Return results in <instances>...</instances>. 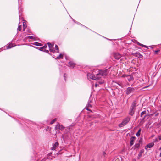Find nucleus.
<instances>
[{
	"label": "nucleus",
	"instance_id": "12",
	"mask_svg": "<svg viewBox=\"0 0 161 161\" xmlns=\"http://www.w3.org/2000/svg\"><path fill=\"white\" fill-rule=\"evenodd\" d=\"M142 144V141L140 140L139 141V143H136L135 145V148H138L141 146V143Z\"/></svg>",
	"mask_w": 161,
	"mask_h": 161
},
{
	"label": "nucleus",
	"instance_id": "38",
	"mask_svg": "<svg viewBox=\"0 0 161 161\" xmlns=\"http://www.w3.org/2000/svg\"><path fill=\"white\" fill-rule=\"evenodd\" d=\"M158 140L157 138H156L155 140L154 141L155 142H158Z\"/></svg>",
	"mask_w": 161,
	"mask_h": 161
},
{
	"label": "nucleus",
	"instance_id": "46",
	"mask_svg": "<svg viewBox=\"0 0 161 161\" xmlns=\"http://www.w3.org/2000/svg\"><path fill=\"white\" fill-rule=\"evenodd\" d=\"M34 47L35 48H38V47Z\"/></svg>",
	"mask_w": 161,
	"mask_h": 161
},
{
	"label": "nucleus",
	"instance_id": "36",
	"mask_svg": "<svg viewBox=\"0 0 161 161\" xmlns=\"http://www.w3.org/2000/svg\"><path fill=\"white\" fill-rule=\"evenodd\" d=\"M72 126L71 125H70V126H69L67 127V128L69 130H70L71 129V127Z\"/></svg>",
	"mask_w": 161,
	"mask_h": 161
},
{
	"label": "nucleus",
	"instance_id": "39",
	"mask_svg": "<svg viewBox=\"0 0 161 161\" xmlns=\"http://www.w3.org/2000/svg\"><path fill=\"white\" fill-rule=\"evenodd\" d=\"M142 47H146V48H147V46L145 45H144L143 44H142Z\"/></svg>",
	"mask_w": 161,
	"mask_h": 161
},
{
	"label": "nucleus",
	"instance_id": "44",
	"mask_svg": "<svg viewBox=\"0 0 161 161\" xmlns=\"http://www.w3.org/2000/svg\"><path fill=\"white\" fill-rule=\"evenodd\" d=\"M45 51L47 53H48L49 52V51L47 50H45Z\"/></svg>",
	"mask_w": 161,
	"mask_h": 161
},
{
	"label": "nucleus",
	"instance_id": "4",
	"mask_svg": "<svg viewBox=\"0 0 161 161\" xmlns=\"http://www.w3.org/2000/svg\"><path fill=\"white\" fill-rule=\"evenodd\" d=\"M55 129L56 130H58V129L61 130H62L64 129V127L62 125L58 124L56 126Z\"/></svg>",
	"mask_w": 161,
	"mask_h": 161
},
{
	"label": "nucleus",
	"instance_id": "25",
	"mask_svg": "<svg viewBox=\"0 0 161 161\" xmlns=\"http://www.w3.org/2000/svg\"><path fill=\"white\" fill-rule=\"evenodd\" d=\"M91 101H89L88 102V107H91L92 105L91 104H90V103L91 102Z\"/></svg>",
	"mask_w": 161,
	"mask_h": 161
},
{
	"label": "nucleus",
	"instance_id": "21",
	"mask_svg": "<svg viewBox=\"0 0 161 161\" xmlns=\"http://www.w3.org/2000/svg\"><path fill=\"white\" fill-rule=\"evenodd\" d=\"M49 50L50 51L52 52L53 53H54L55 52V50L53 49V47H52V48H49Z\"/></svg>",
	"mask_w": 161,
	"mask_h": 161
},
{
	"label": "nucleus",
	"instance_id": "30",
	"mask_svg": "<svg viewBox=\"0 0 161 161\" xmlns=\"http://www.w3.org/2000/svg\"><path fill=\"white\" fill-rule=\"evenodd\" d=\"M104 82V81L103 80H101L98 82V83L100 84H102Z\"/></svg>",
	"mask_w": 161,
	"mask_h": 161
},
{
	"label": "nucleus",
	"instance_id": "37",
	"mask_svg": "<svg viewBox=\"0 0 161 161\" xmlns=\"http://www.w3.org/2000/svg\"><path fill=\"white\" fill-rule=\"evenodd\" d=\"M47 47V45H45L44 46H43V47H43V48L44 49L45 48H46Z\"/></svg>",
	"mask_w": 161,
	"mask_h": 161
},
{
	"label": "nucleus",
	"instance_id": "31",
	"mask_svg": "<svg viewBox=\"0 0 161 161\" xmlns=\"http://www.w3.org/2000/svg\"><path fill=\"white\" fill-rule=\"evenodd\" d=\"M137 44L139 46H142V44L140 43L139 42H137Z\"/></svg>",
	"mask_w": 161,
	"mask_h": 161
},
{
	"label": "nucleus",
	"instance_id": "34",
	"mask_svg": "<svg viewBox=\"0 0 161 161\" xmlns=\"http://www.w3.org/2000/svg\"><path fill=\"white\" fill-rule=\"evenodd\" d=\"M67 76V75L65 74H64V80H66V79H65V77H66V76Z\"/></svg>",
	"mask_w": 161,
	"mask_h": 161
},
{
	"label": "nucleus",
	"instance_id": "43",
	"mask_svg": "<svg viewBox=\"0 0 161 161\" xmlns=\"http://www.w3.org/2000/svg\"><path fill=\"white\" fill-rule=\"evenodd\" d=\"M95 86L96 87H97L98 86V84L97 83H96L95 85Z\"/></svg>",
	"mask_w": 161,
	"mask_h": 161
},
{
	"label": "nucleus",
	"instance_id": "22",
	"mask_svg": "<svg viewBox=\"0 0 161 161\" xmlns=\"http://www.w3.org/2000/svg\"><path fill=\"white\" fill-rule=\"evenodd\" d=\"M56 120V119H54L53 120L51 121L50 124H52L54 123V122Z\"/></svg>",
	"mask_w": 161,
	"mask_h": 161
},
{
	"label": "nucleus",
	"instance_id": "23",
	"mask_svg": "<svg viewBox=\"0 0 161 161\" xmlns=\"http://www.w3.org/2000/svg\"><path fill=\"white\" fill-rule=\"evenodd\" d=\"M17 30L18 31H21V25H19L18 27L17 28Z\"/></svg>",
	"mask_w": 161,
	"mask_h": 161
},
{
	"label": "nucleus",
	"instance_id": "40",
	"mask_svg": "<svg viewBox=\"0 0 161 161\" xmlns=\"http://www.w3.org/2000/svg\"><path fill=\"white\" fill-rule=\"evenodd\" d=\"M130 75H125V77H128Z\"/></svg>",
	"mask_w": 161,
	"mask_h": 161
},
{
	"label": "nucleus",
	"instance_id": "20",
	"mask_svg": "<svg viewBox=\"0 0 161 161\" xmlns=\"http://www.w3.org/2000/svg\"><path fill=\"white\" fill-rule=\"evenodd\" d=\"M58 145V142H56L54 144L53 146H54L55 147H56Z\"/></svg>",
	"mask_w": 161,
	"mask_h": 161
},
{
	"label": "nucleus",
	"instance_id": "29",
	"mask_svg": "<svg viewBox=\"0 0 161 161\" xmlns=\"http://www.w3.org/2000/svg\"><path fill=\"white\" fill-rule=\"evenodd\" d=\"M143 151L141 150L140 151V153L139 154V156H140L142 155V154L143 153Z\"/></svg>",
	"mask_w": 161,
	"mask_h": 161
},
{
	"label": "nucleus",
	"instance_id": "17",
	"mask_svg": "<svg viewBox=\"0 0 161 161\" xmlns=\"http://www.w3.org/2000/svg\"><path fill=\"white\" fill-rule=\"evenodd\" d=\"M141 130V129H140L136 133V135L137 137H139L140 136Z\"/></svg>",
	"mask_w": 161,
	"mask_h": 161
},
{
	"label": "nucleus",
	"instance_id": "14",
	"mask_svg": "<svg viewBox=\"0 0 161 161\" xmlns=\"http://www.w3.org/2000/svg\"><path fill=\"white\" fill-rule=\"evenodd\" d=\"M32 44L34 45L38 46H42V44L37 42L33 43Z\"/></svg>",
	"mask_w": 161,
	"mask_h": 161
},
{
	"label": "nucleus",
	"instance_id": "8",
	"mask_svg": "<svg viewBox=\"0 0 161 161\" xmlns=\"http://www.w3.org/2000/svg\"><path fill=\"white\" fill-rule=\"evenodd\" d=\"M146 111H142L141 114V116L142 117H143V118H142V120H144L146 116Z\"/></svg>",
	"mask_w": 161,
	"mask_h": 161
},
{
	"label": "nucleus",
	"instance_id": "19",
	"mask_svg": "<svg viewBox=\"0 0 161 161\" xmlns=\"http://www.w3.org/2000/svg\"><path fill=\"white\" fill-rule=\"evenodd\" d=\"M47 44L49 48H52V47H53V45L51 43L48 42L47 43Z\"/></svg>",
	"mask_w": 161,
	"mask_h": 161
},
{
	"label": "nucleus",
	"instance_id": "50",
	"mask_svg": "<svg viewBox=\"0 0 161 161\" xmlns=\"http://www.w3.org/2000/svg\"><path fill=\"white\" fill-rule=\"evenodd\" d=\"M86 109L87 110H88V108H87Z\"/></svg>",
	"mask_w": 161,
	"mask_h": 161
},
{
	"label": "nucleus",
	"instance_id": "3",
	"mask_svg": "<svg viewBox=\"0 0 161 161\" xmlns=\"http://www.w3.org/2000/svg\"><path fill=\"white\" fill-rule=\"evenodd\" d=\"M135 90V89L133 87H129L127 88L126 90V93L129 95Z\"/></svg>",
	"mask_w": 161,
	"mask_h": 161
},
{
	"label": "nucleus",
	"instance_id": "27",
	"mask_svg": "<svg viewBox=\"0 0 161 161\" xmlns=\"http://www.w3.org/2000/svg\"><path fill=\"white\" fill-rule=\"evenodd\" d=\"M160 51V50L158 49V50H155L154 51V54H157V53Z\"/></svg>",
	"mask_w": 161,
	"mask_h": 161
},
{
	"label": "nucleus",
	"instance_id": "47",
	"mask_svg": "<svg viewBox=\"0 0 161 161\" xmlns=\"http://www.w3.org/2000/svg\"><path fill=\"white\" fill-rule=\"evenodd\" d=\"M73 19V21L74 22H75V20L74 19Z\"/></svg>",
	"mask_w": 161,
	"mask_h": 161
},
{
	"label": "nucleus",
	"instance_id": "7",
	"mask_svg": "<svg viewBox=\"0 0 161 161\" xmlns=\"http://www.w3.org/2000/svg\"><path fill=\"white\" fill-rule=\"evenodd\" d=\"M136 137L135 136H132L130 138V146H132L134 144V142L135 140Z\"/></svg>",
	"mask_w": 161,
	"mask_h": 161
},
{
	"label": "nucleus",
	"instance_id": "35",
	"mask_svg": "<svg viewBox=\"0 0 161 161\" xmlns=\"http://www.w3.org/2000/svg\"><path fill=\"white\" fill-rule=\"evenodd\" d=\"M44 49L42 47L39 48V50L40 51H43V50Z\"/></svg>",
	"mask_w": 161,
	"mask_h": 161
},
{
	"label": "nucleus",
	"instance_id": "9",
	"mask_svg": "<svg viewBox=\"0 0 161 161\" xmlns=\"http://www.w3.org/2000/svg\"><path fill=\"white\" fill-rule=\"evenodd\" d=\"M69 66L72 68H73L75 66V64L73 62L70 61L69 62Z\"/></svg>",
	"mask_w": 161,
	"mask_h": 161
},
{
	"label": "nucleus",
	"instance_id": "1",
	"mask_svg": "<svg viewBox=\"0 0 161 161\" xmlns=\"http://www.w3.org/2000/svg\"><path fill=\"white\" fill-rule=\"evenodd\" d=\"M108 69L100 70L98 73L95 74L93 72L92 74L88 73L87 74V78L88 80L92 79L94 80H99L102 77H105L108 74Z\"/></svg>",
	"mask_w": 161,
	"mask_h": 161
},
{
	"label": "nucleus",
	"instance_id": "33",
	"mask_svg": "<svg viewBox=\"0 0 161 161\" xmlns=\"http://www.w3.org/2000/svg\"><path fill=\"white\" fill-rule=\"evenodd\" d=\"M56 147H55L54 146H53V147H52L51 149L52 150H54L56 149Z\"/></svg>",
	"mask_w": 161,
	"mask_h": 161
},
{
	"label": "nucleus",
	"instance_id": "11",
	"mask_svg": "<svg viewBox=\"0 0 161 161\" xmlns=\"http://www.w3.org/2000/svg\"><path fill=\"white\" fill-rule=\"evenodd\" d=\"M135 109L134 108H130L129 114L131 116L133 115L134 114V112L135 111Z\"/></svg>",
	"mask_w": 161,
	"mask_h": 161
},
{
	"label": "nucleus",
	"instance_id": "18",
	"mask_svg": "<svg viewBox=\"0 0 161 161\" xmlns=\"http://www.w3.org/2000/svg\"><path fill=\"white\" fill-rule=\"evenodd\" d=\"M63 55L61 54H60L57 57L56 59H59L60 58H63Z\"/></svg>",
	"mask_w": 161,
	"mask_h": 161
},
{
	"label": "nucleus",
	"instance_id": "2",
	"mask_svg": "<svg viewBox=\"0 0 161 161\" xmlns=\"http://www.w3.org/2000/svg\"><path fill=\"white\" fill-rule=\"evenodd\" d=\"M130 119V118L128 117L125 118L122 121V123L120 124H119V127H122L126 125L129 122Z\"/></svg>",
	"mask_w": 161,
	"mask_h": 161
},
{
	"label": "nucleus",
	"instance_id": "45",
	"mask_svg": "<svg viewBox=\"0 0 161 161\" xmlns=\"http://www.w3.org/2000/svg\"><path fill=\"white\" fill-rule=\"evenodd\" d=\"M106 154V153L105 152H104L103 153V155L104 157L105 156V155Z\"/></svg>",
	"mask_w": 161,
	"mask_h": 161
},
{
	"label": "nucleus",
	"instance_id": "32",
	"mask_svg": "<svg viewBox=\"0 0 161 161\" xmlns=\"http://www.w3.org/2000/svg\"><path fill=\"white\" fill-rule=\"evenodd\" d=\"M158 139H159V140H161V135H159L158 136Z\"/></svg>",
	"mask_w": 161,
	"mask_h": 161
},
{
	"label": "nucleus",
	"instance_id": "48",
	"mask_svg": "<svg viewBox=\"0 0 161 161\" xmlns=\"http://www.w3.org/2000/svg\"><path fill=\"white\" fill-rule=\"evenodd\" d=\"M160 150H161V147H160Z\"/></svg>",
	"mask_w": 161,
	"mask_h": 161
},
{
	"label": "nucleus",
	"instance_id": "41",
	"mask_svg": "<svg viewBox=\"0 0 161 161\" xmlns=\"http://www.w3.org/2000/svg\"><path fill=\"white\" fill-rule=\"evenodd\" d=\"M23 27H24V30L25 27V24H24V22H23Z\"/></svg>",
	"mask_w": 161,
	"mask_h": 161
},
{
	"label": "nucleus",
	"instance_id": "15",
	"mask_svg": "<svg viewBox=\"0 0 161 161\" xmlns=\"http://www.w3.org/2000/svg\"><path fill=\"white\" fill-rule=\"evenodd\" d=\"M128 80L129 81L132 80L133 79V76L131 75H130L127 78Z\"/></svg>",
	"mask_w": 161,
	"mask_h": 161
},
{
	"label": "nucleus",
	"instance_id": "26",
	"mask_svg": "<svg viewBox=\"0 0 161 161\" xmlns=\"http://www.w3.org/2000/svg\"><path fill=\"white\" fill-rule=\"evenodd\" d=\"M55 49L58 51H57V52H59V51H58V47L57 45H55Z\"/></svg>",
	"mask_w": 161,
	"mask_h": 161
},
{
	"label": "nucleus",
	"instance_id": "13",
	"mask_svg": "<svg viewBox=\"0 0 161 161\" xmlns=\"http://www.w3.org/2000/svg\"><path fill=\"white\" fill-rule=\"evenodd\" d=\"M136 101H134L132 104V105L131 106V108H134V109H135V108L136 107Z\"/></svg>",
	"mask_w": 161,
	"mask_h": 161
},
{
	"label": "nucleus",
	"instance_id": "28",
	"mask_svg": "<svg viewBox=\"0 0 161 161\" xmlns=\"http://www.w3.org/2000/svg\"><path fill=\"white\" fill-rule=\"evenodd\" d=\"M67 137H68L67 136H66V135L62 136V138L64 139H64L66 138Z\"/></svg>",
	"mask_w": 161,
	"mask_h": 161
},
{
	"label": "nucleus",
	"instance_id": "6",
	"mask_svg": "<svg viewBox=\"0 0 161 161\" xmlns=\"http://www.w3.org/2000/svg\"><path fill=\"white\" fill-rule=\"evenodd\" d=\"M114 56L115 58L117 59H119L121 56V55L119 53H114Z\"/></svg>",
	"mask_w": 161,
	"mask_h": 161
},
{
	"label": "nucleus",
	"instance_id": "10",
	"mask_svg": "<svg viewBox=\"0 0 161 161\" xmlns=\"http://www.w3.org/2000/svg\"><path fill=\"white\" fill-rule=\"evenodd\" d=\"M134 56H136V57H137L138 58H142V55L139 52H137L134 54Z\"/></svg>",
	"mask_w": 161,
	"mask_h": 161
},
{
	"label": "nucleus",
	"instance_id": "42",
	"mask_svg": "<svg viewBox=\"0 0 161 161\" xmlns=\"http://www.w3.org/2000/svg\"><path fill=\"white\" fill-rule=\"evenodd\" d=\"M125 75H122V76H121V77H123V78H124V77H125Z\"/></svg>",
	"mask_w": 161,
	"mask_h": 161
},
{
	"label": "nucleus",
	"instance_id": "5",
	"mask_svg": "<svg viewBox=\"0 0 161 161\" xmlns=\"http://www.w3.org/2000/svg\"><path fill=\"white\" fill-rule=\"evenodd\" d=\"M154 145V143L153 142H151V143H149V144H148V145H147L145 147V149H146V150H147L148 148H151L152 147H153Z\"/></svg>",
	"mask_w": 161,
	"mask_h": 161
},
{
	"label": "nucleus",
	"instance_id": "49",
	"mask_svg": "<svg viewBox=\"0 0 161 161\" xmlns=\"http://www.w3.org/2000/svg\"><path fill=\"white\" fill-rule=\"evenodd\" d=\"M82 25V26H84L83 25ZM84 27H85V26H84Z\"/></svg>",
	"mask_w": 161,
	"mask_h": 161
},
{
	"label": "nucleus",
	"instance_id": "16",
	"mask_svg": "<svg viewBox=\"0 0 161 161\" xmlns=\"http://www.w3.org/2000/svg\"><path fill=\"white\" fill-rule=\"evenodd\" d=\"M15 46V45L13 46V44L10 43L9 44V45L8 46H7V49L11 48L14 47Z\"/></svg>",
	"mask_w": 161,
	"mask_h": 161
},
{
	"label": "nucleus",
	"instance_id": "24",
	"mask_svg": "<svg viewBox=\"0 0 161 161\" xmlns=\"http://www.w3.org/2000/svg\"><path fill=\"white\" fill-rule=\"evenodd\" d=\"M27 38H28L31 39H34L35 38L34 37H33V36H28L27 37Z\"/></svg>",
	"mask_w": 161,
	"mask_h": 161
}]
</instances>
